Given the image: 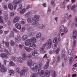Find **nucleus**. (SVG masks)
I'll return each mask as SVG.
<instances>
[{
    "instance_id": "f8f14e48",
    "label": "nucleus",
    "mask_w": 77,
    "mask_h": 77,
    "mask_svg": "<svg viewBox=\"0 0 77 77\" xmlns=\"http://www.w3.org/2000/svg\"><path fill=\"white\" fill-rule=\"evenodd\" d=\"M21 39H22V38L20 36H19L17 37V38H15V41L17 42H21Z\"/></svg>"
},
{
    "instance_id": "39448f33",
    "label": "nucleus",
    "mask_w": 77,
    "mask_h": 77,
    "mask_svg": "<svg viewBox=\"0 0 77 77\" xmlns=\"http://www.w3.org/2000/svg\"><path fill=\"white\" fill-rule=\"evenodd\" d=\"M36 45L35 44H31L29 47L30 50H34L36 48Z\"/></svg>"
},
{
    "instance_id": "13d9d810",
    "label": "nucleus",
    "mask_w": 77,
    "mask_h": 77,
    "mask_svg": "<svg viewBox=\"0 0 77 77\" xmlns=\"http://www.w3.org/2000/svg\"><path fill=\"white\" fill-rule=\"evenodd\" d=\"M51 50L52 51L53 53H56V49H53Z\"/></svg>"
},
{
    "instance_id": "f704fd0d",
    "label": "nucleus",
    "mask_w": 77,
    "mask_h": 77,
    "mask_svg": "<svg viewBox=\"0 0 77 77\" xmlns=\"http://www.w3.org/2000/svg\"><path fill=\"white\" fill-rule=\"evenodd\" d=\"M10 36H11V37H14V33L13 31L11 32Z\"/></svg>"
},
{
    "instance_id": "3c124183",
    "label": "nucleus",
    "mask_w": 77,
    "mask_h": 77,
    "mask_svg": "<svg viewBox=\"0 0 77 77\" xmlns=\"http://www.w3.org/2000/svg\"><path fill=\"white\" fill-rule=\"evenodd\" d=\"M69 1V0H64L63 2V3L64 4H65V3H67Z\"/></svg>"
},
{
    "instance_id": "393cba45",
    "label": "nucleus",
    "mask_w": 77,
    "mask_h": 77,
    "mask_svg": "<svg viewBox=\"0 0 77 77\" xmlns=\"http://www.w3.org/2000/svg\"><path fill=\"white\" fill-rule=\"evenodd\" d=\"M24 45H21V44H19V47L20 48V49H23L24 50Z\"/></svg>"
},
{
    "instance_id": "37998d69",
    "label": "nucleus",
    "mask_w": 77,
    "mask_h": 77,
    "mask_svg": "<svg viewBox=\"0 0 77 77\" xmlns=\"http://www.w3.org/2000/svg\"><path fill=\"white\" fill-rule=\"evenodd\" d=\"M16 69L17 71V72H18V73H20V71H21V69H20V68H17Z\"/></svg>"
},
{
    "instance_id": "f03ea898",
    "label": "nucleus",
    "mask_w": 77,
    "mask_h": 77,
    "mask_svg": "<svg viewBox=\"0 0 77 77\" xmlns=\"http://www.w3.org/2000/svg\"><path fill=\"white\" fill-rule=\"evenodd\" d=\"M32 60L29 59L28 60L27 63L28 66H29L30 68H38V64L36 63H34L33 64H32Z\"/></svg>"
},
{
    "instance_id": "e433bc0d",
    "label": "nucleus",
    "mask_w": 77,
    "mask_h": 77,
    "mask_svg": "<svg viewBox=\"0 0 77 77\" xmlns=\"http://www.w3.org/2000/svg\"><path fill=\"white\" fill-rule=\"evenodd\" d=\"M9 64L10 65H11V66H14V65H15V63H14V62L12 61H10Z\"/></svg>"
},
{
    "instance_id": "4be33fe9",
    "label": "nucleus",
    "mask_w": 77,
    "mask_h": 77,
    "mask_svg": "<svg viewBox=\"0 0 77 77\" xmlns=\"http://www.w3.org/2000/svg\"><path fill=\"white\" fill-rule=\"evenodd\" d=\"M4 19L5 21H7L8 19V13H6L5 14Z\"/></svg>"
},
{
    "instance_id": "49530a36",
    "label": "nucleus",
    "mask_w": 77,
    "mask_h": 77,
    "mask_svg": "<svg viewBox=\"0 0 77 77\" xmlns=\"http://www.w3.org/2000/svg\"><path fill=\"white\" fill-rule=\"evenodd\" d=\"M3 6L4 9H5V10H8V7L7 6V5H4Z\"/></svg>"
},
{
    "instance_id": "1a4fd4ad",
    "label": "nucleus",
    "mask_w": 77,
    "mask_h": 77,
    "mask_svg": "<svg viewBox=\"0 0 77 77\" xmlns=\"http://www.w3.org/2000/svg\"><path fill=\"white\" fill-rule=\"evenodd\" d=\"M65 50H63L62 51V53L61 56V58L62 59H63L64 58H65Z\"/></svg>"
},
{
    "instance_id": "a878e982",
    "label": "nucleus",
    "mask_w": 77,
    "mask_h": 77,
    "mask_svg": "<svg viewBox=\"0 0 77 77\" xmlns=\"http://www.w3.org/2000/svg\"><path fill=\"white\" fill-rule=\"evenodd\" d=\"M31 39L32 42H33V43H35L36 42V38H35V37H33Z\"/></svg>"
},
{
    "instance_id": "f257e3e1",
    "label": "nucleus",
    "mask_w": 77,
    "mask_h": 77,
    "mask_svg": "<svg viewBox=\"0 0 77 77\" xmlns=\"http://www.w3.org/2000/svg\"><path fill=\"white\" fill-rule=\"evenodd\" d=\"M39 16L38 15H35L33 17V20L32 22V25H36L38 24V21L39 20Z\"/></svg>"
},
{
    "instance_id": "0e129e2a",
    "label": "nucleus",
    "mask_w": 77,
    "mask_h": 77,
    "mask_svg": "<svg viewBox=\"0 0 77 77\" xmlns=\"http://www.w3.org/2000/svg\"><path fill=\"white\" fill-rule=\"evenodd\" d=\"M51 7H49L48 10V12H50V11H51Z\"/></svg>"
},
{
    "instance_id": "ea45409f",
    "label": "nucleus",
    "mask_w": 77,
    "mask_h": 77,
    "mask_svg": "<svg viewBox=\"0 0 77 77\" xmlns=\"http://www.w3.org/2000/svg\"><path fill=\"white\" fill-rule=\"evenodd\" d=\"M31 77H36V73H33L31 75Z\"/></svg>"
},
{
    "instance_id": "6ab92c4d",
    "label": "nucleus",
    "mask_w": 77,
    "mask_h": 77,
    "mask_svg": "<svg viewBox=\"0 0 77 77\" xmlns=\"http://www.w3.org/2000/svg\"><path fill=\"white\" fill-rule=\"evenodd\" d=\"M39 26V29H45V26L42 24H40Z\"/></svg>"
},
{
    "instance_id": "bf43d9fd",
    "label": "nucleus",
    "mask_w": 77,
    "mask_h": 77,
    "mask_svg": "<svg viewBox=\"0 0 77 77\" xmlns=\"http://www.w3.org/2000/svg\"><path fill=\"white\" fill-rule=\"evenodd\" d=\"M25 30V28H24V27H23L21 29V32H24Z\"/></svg>"
},
{
    "instance_id": "c03bdc74",
    "label": "nucleus",
    "mask_w": 77,
    "mask_h": 77,
    "mask_svg": "<svg viewBox=\"0 0 77 77\" xmlns=\"http://www.w3.org/2000/svg\"><path fill=\"white\" fill-rule=\"evenodd\" d=\"M77 33V31L75 30L73 32V36H76V34Z\"/></svg>"
},
{
    "instance_id": "2eb2a0df",
    "label": "nucleus",
    "mask_w": 77,
    "mask_h": 77,
    "mask_svg": "<svg viewBox=\"0 0 77 77\" xmlns=\"http://www.w3.org/2000/svg\"><path fill=\"white\" fill-rule=\"evenodd\" d=\"M35 54H38V51L35 50L33 52H32V55L33 56H35Z\"/></svg>"
},
{
    "instance_id": "58836bf2",
    "label": "nucleus",
    "mask_w": 77,
    "mask_h": 77,
    "mask_svg": "<svg viewBox=\"0 0 77 77\" xmlns=\"http://www.w3.org/2000/svg\"><path fill=\"white\" fill-rule=\"evenodd\" d=\"M60 56H58L56 59V61H57V62H59L60 61Z\"/></svg>"
},
{
    "instance_id": "c756f323",
    "label": "nucleus",
    "mask_w": 77,
    "mask_h": 77,
    "mask_svg": "<svg viewBox=\"0 0 77 77\" xmlns=\"http://www.w3.org/2000/svg\"><path fill=\"white\" fill-rule=\"evenodd\" d=\"M22 58H23L24 59L26 60L27 58V56L26 54H24L22 55Z\"/></svg>"
},
{
    "instance_id": "f3484780",
    "label": "nucleus",
    "mask_w": 77,
    "mask_h": 77,
    "mask_svg": "<svg viewBox=\"0 0 77 77\" xmlns=\"http://www.w3.org/2000/svg\"><path fill=\"white\" fill-rule=\"evenodd\" d=\"M1 71L2 72H5L7 70L6 68H1L0 69Z\"/></svg>"
},
{
    "instance_id": "72a5a7b5",
    "label": "nucleus",
    "mask_w": 77,
    "mask_h": 77,
    "mask_svg": "<svg viewBox=\"0 0 77 77\" xmlns=\"http://www.w3.org/2000/svg\"><path fill=\"white\" fill-rule=\"evenodd\" d=\"M5 46L7 48L9 47V43L8 42H5Z\"/></svg>"
},
{
    "instance_id": "4d7b16f0",
    "label": "nucleus",
    "mask_w": 77,
    "mask_h": 77,
    "mask_svg": "<svg viewBox=\"0 0 77 77\" xmlns=\"http://www.w3.org/2000/svg\"><path fill=\"white\" fill-rule=\"evenodd\" d=\"M71 17H72V15H69L67 18V20H69L71 19Z\"/></svg>"
},
{
    "instance_id": "412c9836",
    "label": "nucleus",
    "mask_w": 77,
    "mask_h": 77,
    "mask_svg": "<svg viewBox=\"0 0 77 77\" xmlns=\"http://www.w3.org/2000/svg\"><path fill=\"white\" fill-rule=\"evenodd\" d=\"M0 56L1 57H2V58H4V57H7V55L4 53H2L0 55Z\"/></svg>"
},
{
    "instance_id": "9d476101",
    "label": "nucleus",
    "mask_w": 77,
    "mask_h": 77,
    "mask_svg": "<svg viewBox=\"0 0 77 77\" xmlns=\"http://www.w3.org/2000/svg\"><path fill=\"white\" fill-rule=\"evenodd\" d=\"M26 71L27 70H26V69H23L21 70L20 71V75L21 76H22V75H24Z\"/></svg>"
},
{
    "instance_id": "603ef678",
    "label": "nucleus",
    "mask_w": 77,
    "mask_h": 77,
    "mask_svg": "<svg viewBox=\"0 0 77 77\" xmlns=\"http://www.w3.org/2000/svg\"><path fill=\"white\" fill-rule=\"evenodd\" d=\"M27 42H29V44H31L32 42V41L31 39H28L27 40Z\"/></svg>"
},
{
    "instance_id": "cd10ccee",
    "label": "nucleus",
    "mask_w": 77,
    "mask_h": 77,
    "mask_svg": "<svg viewBox=\"0 0 77 77\" xmlns=\"http://www.w3.org/2000/svg\"><path fill=\"white\" fill-rule=\"evenodd\" d=\"M9 73H10V75H12L11 74H14V71L12 70H10L9 71Z\"/></svg>"
},
{
    "instance_id": "69168bd1",
    "label": "nucleus",
    "mask_w": 77,
    "mask_h": 77,
    "mask_svg": "<svg viewBox=\"0 0 77 77\" xmlns=\"http://www.w3.org/2000/svg\"><path fill=\"white\" fill-rule=\"evenodd\" d=\"M54 4V1L53 0H52L51 3V5L52 6Z\"/></svg>"
},
{
    "instance_id": "2f4dec72",
    "label": "nucleus",
    "mask_w": 77,
    "mask_h": 77,
    "mask_svg": "<svg viewBox=\"0 0 77 77\" xmlns=\"http://www.w3.org/2000/svg\"><path fill=\"white\" fill-rule=\"evenodd\" d=\"M30 12H28L25 14V16L26 17H28L30 16Z\"/></svg>"
},
{
    "instance_id": "dca6fc26",
    "label": "nucleus",
    "mask_w": 77,
    "mask_h": 77,
    "mask_svg": "<svg viewBox=\"0 0 77 77\" xmlns=\"http://www.w3.org/2000/svg\"><path fill=\"white\" fill-rule=\"evenodd\" d=\"M17 60L18 62H19L20 63H22V62H23V61H24V59L22 57H19L17 58Z\"/></svg>"
},
{
    "instance_id": "c85d7f7f",
    "label": "nucleus",
    "mask_w": 77,
    "mask_h": 77,
    "mask_svg": "<svg viewBox=\"0 0 77 77\" xmlns=\"http://www.w3.org/2000/svg\"><path fill=\"white\" fill-rule=\"evenodd\" d=\"M10 44L11 46H14L15 45L14 41L12 40H11L10 41Z\"/></svg>"
},
{
    "instance_id": "09e8293b",
    "label": "nucleus",
    "mask_w": 77,
    "mask_h": 77,
    "mask_svg": "<svg viewBox=\"0 0 77 77\" xmlns=\"http://www.w3.org/2000/svg\"><path fill=\"white\" fill-rule=\"evenodd\" d=\"M11 20H8V22L7 23V24L8 26H11Z\"/></svg>"
},
{
    "instance_id": "680f3d73",
    "label": "nucleus",
    "mask_w": 77,
    "mask_h": 77,
    "mask_svg": "<svg viewBox=\"0 0 77 77\" xmlns=\"http://www.w3.org/2000/svg\"><path fill=\"white\" fill-rule=\"evenodd\" d=\"M40 39L42 41H44V39H45V38H44L42 37H41L40 38Z\"/></svg>"
},
{
    "instance_id": "6e6d98bb",
    "label": "nucleus",
    "mask_w": 77,
    "mask_h": 77,
    "mask_svg": "<svg viewBox=\"0 0 77 77\" xmlns=\"http://www.w3.org/2000/svg\"><path fill=\"white\" fill-rule=\"evenodd\" d=\"M75 43H76V41L75 40L73 42V47H75Z\"/></svg>"
},
{
    "instance_id": "5fc2aeb1",
    "label": "nucleus",
    "mask_w": 77,
    "mask_h": 77,
    "mask_svg": "<svg viewBox=\"0 0 77 77\" xmlns=\"http://www.w3.org/2000/svg\"><path fill=\"white\" fill-rule=\"evenodd\" d=\"M68 13H66L65 14L64 18H66L68 17Z\"/></svg>"
},
{
    "instance_id": "ddd939ff",
    "label": "nucleus",
    "mask_w": 77,
    "mask_h": 77,
    "mask_svg": "<svg viewBox=\"0 0 77 77\" xmlns=\"http://www.w3.org/2000/svg\"><path fill=\"white\" fill-rule=\"evenodd\" d=\"M33 20V17H29L27 18V21L29 23H31Z\"/></svg>"
},
{
    "instance_id": "de8ad7c7",
    "label": "nucleus",
    "mask_w": 77,
    "mask_h": 77,
    "mask_svg": "<svg viewBox=\"0 0 77 77\" xmlns=\"http://www.w3.org/2000/svg\"><path fill=\"white\" fill-rule=\"evenodd\" d=\"M60 51V48H57L56 51V54H58Z\"/></svg>"
},
{
    "instance_id": "4468645a",
    "label": "nucleus",
    "mask_w": 77,
    "mask_h": 77,
    "mask_svg": "<svg viewBox=\"0 0 77 77\" xmlns=\"http://www.w3.org/2000/svg\"><path fill=\"white\" fill-rule=\"evenodd\" d=\"M28 36L26 35H24L22 38V39L23 41H26L27 39Z\"/></svg>"
},
{
    "instance_id": "aec40b11",
    "label": "nucleus",
    "mask_w": 77,
    "mask_h": 77,
    "mask_svg": "<svg viewBox=\"0 0 77 77\" xmlns=\"http://www.w3.org/2000/svg\"><path fill=\"white\" fill-rule=\"evenodd\" d=\"M24 49L28 52H30V48L27 47H26L25 46H24Z\"/></svg>"
},
{
    "instance_id": "473e14b6",
    "label": "nucleus",
    "mask_w": 77,
    "mask_h": 77,
    "mask_svg": "<svg viewBox=\"0 0 77 77\" xmlns=\"http://www.w3.org/2000/svg\"><path fill=\"white\" fill-rule=\"evenodd\" d=\"M50 40H51V39H49L48 42L47 43H47V45L48 44V45H51L52 44V42H51V41Z\"/></svg>"
},
{
    "instance_id": "7ed1b4c3",
    "label": "nucleus",
    "mask_w": 77,
    "mask_h": 77,
    "mask_svg": "<svg viewBox=\"0 0 77 77\" xmlns=\"http://www.w3.org/2000/svg\"><path fill=\"white\" fill-rule=\"evenodd\" d=\"M60 32H63L64 33H67L68 32V29L66 28H64V26L63 25L60 26V28L59 29Z\"/></svg>"
},
{
    "instance_id": "c9c22d12",
    "label": "nucleus",
    "mask_w": 77,
    "mask_h": 77,
    "mask_svg": "<svg viewBox=\"0 0 77 77\" xmlns=\"http://www.w3.org/2000/svg\"><path fill=\"white\" fill-rule=\"evenodd\" d=\"M75 5H73L71 8V10L73 11H75Z\"/></svg>"
},
{
    "instance_id": "9b49d317",
    "label": "nucleus",
    "mask_w": 77,
    "mask_h": 77,
    "mask_svg": "<svg viewBox=\"0 0 77 77\" xmlns=\"http://www.w3.org/2000/svg\"><path fill=\"white\" fill-rule=\"evenodd\" d=\"M15 26L16 28L19 30H20L21 29V24L18 23H17L15 24Z\"/></svg>"
},
{
    "instance_id": "7c9ffc66",
    "label": "nucleus",
    "mask_w": 77,
    "mask_h": 77,
    "mask_svg": "<svg viewBox=\"0 0 77 77\" xmlns=\"http://www.w3.org/2000/svg\"><path fill=\"white\" fill-rule=\"evenodd\" d=\"M57 37H55L54 38V39L53 40V43H56L57 41Z\"/></svg>"
},
{
    "instance_id": "bb28decb",
    "label": "nucleus",
    "mask_w": 77,
    "mask_h": 77,
    "mask_svg": "<svg viewBox=\"0 0 77 77\" xmlns=\"http://www.w3.org/2000/svg\"><path fill=\"white\" fill-rule=\"evenodd\" d=\"M41 36V33L40 32L38 33L36 35V38H39Z\"/></svg>"
},
{
    "instance_id": "864d4df0",
    "label": "nucleus",
    "mask_w": 77,
    "mask_h": 77,
    "mask_svg": "<svg viewBox=\"0 0 77 77\" xmlns=\"http://www.w3.org/2000/svg\"><path fill=\"white\" fill-rule=\"evenodd\" d=\"M32 55H31V54H29L27 57L28 58H29V59H30V58H32Z\"/></svg>"
},
{
    "instance_id": "8fccbe9b",
    "label": "nucleus",
    "mask_w": 77,
    "mask_h": 77,
    "mask_svg": "<svg viewBox=\"0 0 77 77\" xmlns=\"http://www.w3.org/2000/svg\"><path fill=\"white\" fill-rule=\"evenodd\" d=\"M51 46L50 45H47L46 48L47 49H48V50H49L50 48H51Z\"/></svg>"
},
{
    "instance_id": "6e6552de",
    "label": "nucleus",
    "mask_w": 77,
    "mask_h": 77,
    "mask_svg": "<svg viewBox=\"0 0 77 77\" xmlns=\"http://www.w3.org/2000/svg\"><path fill=\"white\" fill-rule=\"evenodd\" d=\"M47 43H45V44H44L42 47H40V51H43L45 49V48L47 45Z\"/></svg>"
},
{
    "instance_id": "774afa93",
    "label": "nucleus",
    "mask_w": 77,
    "mask_h": 77,
    "mask_svg": "<svg viewBox=\"0 0 77 77\" xmlns=\"http://www.w3.org/2000/svg\"><path fill=\"white\" fill-rule=\"evenodd\" d=\"M48 64H49V63H47L45 64V68H48V66H49Z\"/></svg>"
},
{
    "instance_id": "5701e85b",
    "label": "nucleus",
    "mask_w": 77,
    "mask_h": 77,
    "mask_svg": "<svg viewBox=\"0 0 77 77\" xmlns=\"http://www.w3.org/2000/svg\"><path fill=\"white\" fill-rule=\"evenodd\" d=\"M26 10L25 8H24L20 11V13H21V14H23L24 13H25V12H26Z\"/></svg>"
},
{
    "instance_id": "b1692460",
    "label": "nucleus",
    "mask_w": 77,
    "mask_h": 77,
    "mask_svg": "<svg viewBox=\"0 0 77 77\" xmlns=\"http://www.w3.org/2000/svg\"><path fill=\"white\" fill-rule=\"evenodd\" d=\"M8 8L10 9H11V10H12L13 9H14V8H13V5H12V4H8Z\"/></svg>"
},
{
    "instance_id": "338daca9",
    "label": "nucleus",
    "mask_w": 77,
    "mask_h": 77,
    "mask_svg": "<svg viewBox=\"0 0 77 77\" xmlns=\"http://www.w3.org/2000/svg\"><path fill=\"white\" fill-rule=\"evenodd\" d=\"M60 7L61 8H65V5L64 4H61L60 5Z\"/></svg>"
},
{
    "instance_id": "a18cd8bd",
    "label": "nucleus",
    "mask_w": 77,
    "mask_h": 77,
    "mask_svg": "<svg viewBox=\"0 0 77 77\" xmlns=\"http://www.w3.org/2000/svg\"><path fill=\"white\" fill-rule=\"evenodd\" d=\"M66 20L65 19H64L61 21V24H63V23H66Z\"/></svg>"
},
{
    "instance_id": "423d86ee",
    "label": "nucleus",
    "mask_w": 77,
    "mask_h": 77,
    "mask_svg": "<svg viewBox=\"0 0 77 77\" xmlns=\"http://www.w3.org/2000/svg\"><path fill=\"white\" fill-rule=\"evenodd\" d=\"M37 68H31L32 70L33 71H36L38 73H40L41 72H42V69H38Z\"/></svg>"
},
{
    "instance_id": "e2e57ef3",
    "label": "nucleus",
    "mask_w": 77,
    "mask_h": 77,
    "mask_svg": "<svg viewBox=\"0 0 77 77\" xmlns=\"http://www.w3.org/2000/svg\"><path fill=\"white\" fill-rule=\"evenodd\" d=\"M72 52V51L71 50H69V52H68V53H69V55H71V52Z\"/></svg>"
},
{
    "instance_id": "052dcab7",
    "label": "nucleus",
    "mask_w": 77,
    "mask_h": 77,
    "mask_svg": "<svg viewBox=\"0 0 77 77\" xmlns=\"http://www.w3.org/2000/svg\"><path fill=\"white\" fill-rule=\"evenodd\" d=\"M30 44L29 42H25V44L27 46H29V45H30Z\"/></svg>"
},
{
    "instance_id": "a19ab883",
    "label": "nucleus",
    "mask_w": 77,
    "mask_h": 77,
    "mask_svg": "<svg viewBox=\"0 0 77 77\" xmlns=\"http://www.w3.org/2000/svg\"><path fill=\"white\" fill-rule=\"evenodd\" d=\"M71 7L70 5H69L67 6V10H70Z\"/></svg>"
},
{
    "instance_id": "20e7f679",
    "label": "nucleus",
    "mask_w": 77,
    "mask_h": 77,
    "mask_svg": "<svg viewBox=\"0 0 77 77\" xmlns=\"http://www.w3.org/2000/svg\"><path fill=\"white\" fill-rule=\"evenodd\" d=\"M54 72V71L53 70H51L50 71L48 70L46 72H45V76L46 77H48V75H50V73H52V72Z\"/></svg>"
},
{
    "instance_id": "79ce46f5",
    "label": "nucleus",
    "mask_w": 77,
    "mask_h": 77,
    "mask_svg": "<svg viewBox=\"0 0 77 77\" xmlns=\"http://www.w3.org/2000/svg\"><path fill=\"white\" fill-rule=\"evenodd\" d=\"M13 31L14 32H15V33H18L19 32V31L17 30L16 28H14L13 29Z\"/></svg>"
},
{
    "instance_id": "4c0bfd02",
    "label": "nucleus",
    "mask_w": 77,
    "mask_h": 77,
    "mask_svg": "<svg viewBox=\"0 0 77 77\" xmlns=\"http://www.w3.org/2000/svg\"><path fill=\"white\" fill-rule=\"evenodd\" d=\"M27 34L28 36H32L33 35V32H28L27 33Z\"/></svg>"
},
{
    "instance_id": "0eeeda50",
    "label": "nucleus",
    "mask_w": 77,
    "mask_h": 77,
    "mask_svg": "<svg viewBox=\"0 0 77 77\" xmlns=\"http://www.w3.org/2000/svg\"><path fill=\"white\" fill-rule=\"evenodd\" d=\"M20 20V17H16L14 18L13 22L14 23H18Z\"/></svg>"
},
{
    "instance_id": "a211bd4d",
    "label": "nucleus",
    "mask_w": 77,
    "mask_h": 77,
    "mask_svg": "<svg viewBox=\"0 0 77 77\" xmlns=\"http://www.w3.org/2000/svg\"><path fill=\"white\" fill-rule=\"evenodd\" d=\"M0 23L2 24L4 23V20H3V17L2 16H0Z\"/></svg>"
}]
</instances>
